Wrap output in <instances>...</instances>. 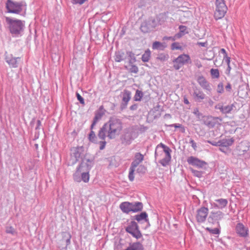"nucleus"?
I'll list each match as a JSON object with an SVG mask.
<instances>
[{"label":"nucleus","mask_w":250,"mask_h":250,"mask_svg":"<svg viewBox=\"0 0 250 250\" xmlns=\"http://www.w3.org/2000/svg\"><path fill=\"white\" fill-rule=\"evenodd\" d=\"M122 129V123L119 119L111 118L108 122L105 123L101 128L98 135L99 139L104 141L101 142L102 145L101 146L100 149H103L106 144L104 141L106 137L105 132H107V136L109 139H112L119 135Z\"/></svg>","instance_id":"obj_1"},{"label":"nucleus","mask_w":250,"mask_h":250,"mask_svg":"<svg viewBox=\"0 0 250 250\" xmlns=\"http://www.w3.org/2000/svg\"><path fill=\"white\" fill-rule=\"evenodd\" d=\"M144 155L140 153L135 154L134 159L129 168L128 178L130 181H133L134 179V172L135 171L139 173L145 172V167L143 165H140L144 160Z\"/></svg>","instance_id":"obj_2"},{"label":"nucleus","mask_w":250,"mask_h":250,"mask_svg":"<svg viewBox=\"0 0 250 250\" xmlns=\"http://www.w3.org/2000/svg\"><path fill=\"white\" fill-rule=\"evenodd\" d=\"M5 21L13 36L18 37L21 34L24 27V21L11 17H6Z\"/></svg>","instance_id":"obj_3"},{"label":"nucleus","mask_w":250,"mask_h":250,"mask_svg":"<svg viewBox=\"0 0 250 250\" xmlns=\"http://www.w3.org/2000/svg\"><path fill=\"white\" fill-rule=\"evenodd\" d=\"M161 146L163 150L159 152H155V157L159 159V162L164 167L167 166L171 161L170 153L171 150L170 148L162 143L158 145L157 147Z\"/></svg>","instance_id":"obj_4"},{"label":"nucleus","mask_w":250,"mask_h":250,"mask_svg":"<svg viewBox=\"0 0 250 250\" xmlns=\"http://www.w3.org/2000/svg\"><path fill=\"white\" fill-rule=\"evenodd\" d=\"M26 4L23 2H17L12 0H7L6 3V8L7 12L10 13L20 14L23 9L26 8Z\"/></svg>","instance_id":"obj_5"},{"label":"nucleus","mask_w":250,"mask_h":250,"mask_svg":"<svg viewBox=\"0 0 250 250\" xmlns=\"http://www.w3.org/2000/svg\"><path fill=\"white\" fill-rule=\"evenodd\" d=\"M227 6L225 3V0H216L215 10L214 14V17L216 20L223 18L227 13Z\"/></svg>","instance_id":"obj_6"},{"label":"nucleus","mask_w":250,"mask_h":250,"mask_svg":"<svg viewBox=\"0 0 250 250\" xmlns=\"http://www.w3.org/2000/svg\"><path fill=\"white\" fill-rule=\"evenodd\" d=\"M173 62V67L176 70H179L184 65L191 62L190 56L186 54H182L174 59Z\"/></svg>","instance_id":"obj_7"},{"label":"nucleus","mask_w":250,"mask_h":250,"mask_svg":"<svg viewBox=\"0 0 250 250\" xmlns=\"http://www.w3.org/2000/svg\"><path fill=\"white\" fill-rule=\"evenodd\" d=\"M125 230L137 239L142 237V234L139 229L137 224L134 221H131L125 228Z\"/></svg>","instance_id":"obj_8"},{"label":"nucleus","mask_w":250,"mask_h":250,"mask_svg":"<svg viewBox=\"0 0 250 250\" xmlns=\"http://www.w3.org/2000/svg\"><path fill=\"white\" fill-rule=\"evenodd\" d=\"M208 213V209L205 207H202L197 210L196 219L198 223H203L206 220Z\"/></svg>","instance_id":"obj_9"},{"label":"nucleus","mask_w":250,"mask_h":250,"mask_svg":"<svg viewBox=\"0 0 250 250\" xmlns=\"http://www.w3.org/2000/svg\"><path fill=\"white\" fill-rule=\"evenodd\" d=\"M79 167L76 173L73 175V178L75 181L77 182H81L83 181L84 183L88 182L89 180L90 175L88 172H83L81 174V178L80 177V172L79 171Z\"/></svg>","instance_id":"obj_10"},{"label":"nucleus","mask_w":250,"mask_h":250,"mask_svg":"<svg viewBox=\"0 0 250 250\" xmlns=\"http://www.w3.org/2000/svg\"><path fill=\"white\" fill-rule=\"evenodd\" d=\"M250 143L247 141L241 142L236 147V151L239 155H244L250 149Z\"/></svg>","instance_id":"obj_11"},{"label":"nucleus","mask_w":250,"mask_h":250,"mask_svg":"<svg viewBox=\"0 0 250 250\" xmlns=\"http://www.w3.org/2000/svg\"><path fill=\"white\" fill-rule=\"evenodd\" d=\"M187 162L189 165L198 168H202L207 164L206 162L200 160L198 158L193 156L189 157L187 159Z\"/></svg>","instance_id":"obj_12"},{"label":"nucleus","mask_w":250,"mask_h":250,"mask_svg":"<svg viewBox=\"0 0 250 250\" xmlns=\"http://www.w3.org/2000/svg\"><path fill=\"white\" fill-rule=\"evenodd\" d=\"M197 82L204 89L208 91H210L211 90L210 84L204 77L201 76L198 77Z\"/></svg>","instance_id":"obj_13"},{"label":"nucleus","mask_w":250,"mask_h":250,"mask_svg":"<svg viewBox=\"0 0 250 250\" xmlns=\"http://www.w3.org/2000/svg\"><path fill=\"white\" fill-rule=\"evenodd\" d=\"M236 230L237 233L241 237H246L248 235V229L245 228L241 223L237 225Z\"/></svg>","instance_id":"obj_14"},{"label":"nucleus","mask_w":250,"mask_h":250,"mask_svg":"<svg viewBox=\"0 0 250 250\" xmlns=\"http://www.w3.org/2000/svg\"><path fill=\"white\" fill-rule=\"evenodd\" d=\"M228 200L226 199H219L215 200V203H214L212 206L214 208L222 209L225 208L228 204Z\"/></svg>","instance_id":"obj_15"},{"label":"nucleus","mask_w":250,"mask_h":250,"mask_svg":"<svg viewBox=\"0 0 250 250\" xmlns=\"http://www.w3.org/2000/svg\"><path fill=\"white\" fill-rule=\"evenodd\" d=\"M193 96L194 99L197 102H201L206 98V95L204 92L199 89H196L194 90Z\"/></svg>","instance_id":"obj_16"},{"label":"nucleus","mask_w":250,"mask_h":250,"mask_svg":"<svg viewBox=\"0 0 250 250\" xmlns=\"http://www.w3.org/2000/svg\"><path fill=\"white\" fill-rule=\"evenodd\" d=\"M234 142L233 138H227L219 141L220 146L223 147H229L231 146Z\"/></svg>","instance_id":"obj_17"},{"label":"nucleus","mask_w":250,"mask_h":250,"mask_svg":"<svg viewBox=\"0 0 250 250\" xmlns=\"http://www.w3.org/2000/svg\"><path fill=\"white\" fill-rule=\"evenodd\" d=\"M131 96V92L128 90H124L123 92L122 101L124 104L126 106L130 101Z\"/></svg>","instance_id":"obj_18"},{"label":"nucleus","mask_w":250,"mask_h":250,"mask_svg":"<svg viewBox=\"0 0 250 250\" xmlns=\"http://www.w3.org/2000/svg\"><path fill=\"white\" fill-rule=\"evenodd\" d=\"M131 203L128 202H125L121 204L120 208L125 213H128L131 211Z\"/></svg>","instance_id":"obj_19"},{"label":"nucleus","mask_w":250,"mask_h":250,"mask_svg":"<svg viewBox=\"0 0 250 250\" xmlns=\"http://www.w3.org/2000/svg\"><path fill=\"white\" fill-rule=\"evenodd\" d=\"M143 244L140 242H134L127 247V250H144Z\"/></svg>","instance_id":"obj_20"},{"label":"nucleus","mask_w":250,"mask_h":250,"mask_svg":"<svg viewBox=\"0 0 250 250\" xmlns=\"http://www.w3.org/2000/svg\"><path fill=\"white\" fill-rule=\"evenodd\" d=\"M19 58H13L7 56L6 57V62L12 67L15 68L18 66L17 59Z\"/></svg>","instance_id":"obj_21"},{"label":"nucleus","mask_w":250,"mask_h":250,"mask_svg":"<svg viewBox=\"0 0 250 250\" xmlns=\"http://www.w3.org/2000/svg\"><path fill=\"white\" fill-rule=\"evenodd\" d=\"M234 107L233 104L228 105L226 106H222L219 107V109L223 114H228L231 112L233 107Z\"/></svg>","instance_id":"obj_22"},{"label":"nucleus","mask_w":250,"mask_h":250,"mask_svg":"<svg viewBox=\"0 0 250 250\" xmlns=\"http://www.w3.org/2000/svg\"><path fill=\"white\" fill-rule=\"evenodd\" d=\"M131 211L135 212L141 211L143 208V204L140 202H137L135 204L131 203Z\"/></svg>","instance_id":"obj_23"},{"label":"nucleus","mask_w":250,"mask_h":250,"mask_svg":"<svg viewBox=\"0 0 250 250\" xmlns=\"http://www.w3.org/2000/svg\"><path fill=\"white\" fill-rule=\"evenodd\" d=\"M157 20H158V22H157V23L154 24V26H156L158 24H161L162 23H164L166 21V20L167 18V13L165 12L161 13L157 16Z\"/></svg>","instance_id":"obj_24"},{"label":"nucleus","mask_w":250,"mask_h":250,"mask_svg":"<svg viewBox=\"0 0 250 250\" xmlns=\"http://www.w3.org/2000/svg\"><path fill=\"white\" fill-rule=\"evenodd\" d=\"M180 15L181 17V20L185 21L191 17L192 16V14L189 10H187L186 11H183L180 14Z\"/></svg>","instance_id":"obj_25"},{"label":"nucleus","mask_w":250,"mask_h":250,"mask_svg":"<svg viewBox=\"0 0 250 250\" xmlns=\"http://www.w3.org/2000/svg\"><path fill=\"white\" fill-rule=\"evenodd\" d=\"M166 46L164 43H163L160 42L156 41L153 43L152 47V49L154 50H155V49L163 50L166 47Z\"/></svg>","instance_id":"obj_26"},{"label":"nucleus","mask_w":250,"mask_h":250,"mask_svg":"<svg viewBox=\"0 0 250 250\" xmlns=\"http://www.w3.org/2000/svg\"><path fill=\"white\" fill-rule=\"evenodd\" d=\"M151 57V51L149 49L146 50L142 56V60L143 62H148Z\"/></svg>","instance_id":"obj_27"},{"label":"nucleus","mask_w":250,"mask_h":250,"mask_svg":"<svg viewBox=\"0 0 250 250\" xmlns=\"http://www.w3.org/2000/svg\"><path fill=\"white\" fill-rule=\"evenodd\" d=\"M179 28L180 32L176 35V37L178 38H180L185 34L188 33V32L187 31V28L186 26L180 25Z\"/></svg>","instance_id":"obj_28"},{"label":"nucleus","mask_w":250,"mask_h":250,"mask_svg":"<svg viewBox=\"0 0 250 250\" xmlns=\"http://www.w3.org/2000/svg\"><path fill=\"white\" fill-rule=\"evenodd\" d=\"M115 250H127L125 243L123 240H120L115 247Z\"/></svg>","instance_id":"obj_29"},{"label":"nucleus","mask_w":250,"mask_h":250,"mask_svg":"<svg viewBox=\"0 0 250 250\" xmlns=\"http://www.w3.org/2000/svg\"><path fill=\"white\" fill-rule=\"evenodd\" d=\"M144 96L143 92L137 89L136 91L135 94L134 96V100L135 101H141L142 100V99Z\"/></svg>","instance_id":"obj_30"},{"label":"nucleus","mask_w":250,"mask_h":250,"mask_svg":"<svg viewBox=\"0 0 250 250\" xmlns=\"http://www.w3.org/2000/svg\"><path fill=\"white\" fill-rule=\"evenodd\" d=\"M147 215L146 212H142L139 215H137L135 216V219L138 221H140L142 220H145L146 221H147L148 220L147 219Z\"/></svg>","instance_id":"obj_31"},{"label":"nucleus","mask_w":250,"mask_h":250,"mask_svg":"<svg viewBox=\"0 0 250 250\" xmlns=\"http://www.w3.org/2000/svg\"><path fill=\"white\" fill-rule=\"evenodd\" d=\"M103 114L100 113H96L93 120V123L91 125V129L92 130L94 125H96L98 120H99L102 117Z\"/></svg>","instance_id":"obj_32"},{"label":"nucleus","mask_w":250,"mask_h":250,"mask_svg":"<svg viewBox=\"0 0 250 250\" xmlns=\"http://www.w3.org/2000/svg\"><path fill=\"white\" fill-rule=\"evenodd\" d=\"M210 74L212 78L218 79L219 77V71L218 69L212 68L210 70Z\"/></svg>","instance_id":"obj_33"},{"label":"nucleus","mask_w":250,"mask_h":250,"mask_svg":"<svg viewBox=\"0 0 250 250\" xmlns=\"http://www.w3.org/2000/svg\"><path fill=\"white\" fill-rule=\"evenodd\" d=\"M115 61L117 62H120L124 59V54L123 53H116L115 56Z\"/></svg>","instance_id":"obj_34"},{"label":"nucleus","mask_w":250,"mask_h":250,"mask_svg":"<svg viewBox=\"0 0 250 250\" xmlns=\"http://www.w3.org/2000/svg\"><path fill=\"white\" fill-rule=\"evenodd\" d=\"M171 50H183V47L180 45V43H179L178 42H175L172 43L171 45Z\"/></svg>","instance_id":"obj_35"},{"label":"nucleus","mask_w":250,"mask_h":250,"mask_svg":"<svg viewBox=\"0 0 250 250\" xmlns=\"http://www.w3.org/2000/svg\"><path fill=\"white\" fill-rule=\"evenodd\" d=\"M5 232L7 233L11 234L14 235L17 233L16 229L12 226L7 227L6 228Z\"/></svg>","instance_id":"obj_36"},{"label":"nucleus","mask_w":250,"mask_h":250,"mask_svg":"<svg viewBox=\"0 0 250 250\" xmlns=\"http://www.w3.org/2000/svg\"><path fill=\"white\" fill-rule=\"evenodd\" d=\"M217 119V118L210 116L208 117V122H207V125L209 126H214V124H212L211 122L214 123V121Z\"/></svg>","instance_id":"obj_37"},{"label":"nucleus","mask_w":250,"mask_h":250,"mask_svg":"<svg viewBox=\"0 0 250 250\" xmlns=\"http://www.w3.org/2000/svg\"><path fill=\"white\" fill-rule=\"evenodd\" d=\"M206 229L208 230L209 232L214 234H217L219 233V230L218 229L215 228L214 229H211L209 228H207Z\"/></svg>","instance_id":"obj_38"},{"label":"nucleus","mask_w":250,"mask_h":250,"mask_svg":"<svg viewBox=\"0 0 250 250\" xmlns=\"http://www.w3.org/2000/svg\"><path fill=\"white\" fill-rule=\"evenodd\" d=\"M96 135L95 132L91 130L89 135V139L90 141L94 142L95 141Z\"/></svg>","instance_id":"obj_39"},{"label":"nucleus","mask_w":250,"mask_h":250,"mask_svg":"<svg viewBox=\"0 0 250 250\" xmlns=\"http://www.w3.org/2000/svg\"><path fill=\"white\" fill-rule=\"evenodd\" d=\"M168 55L161 54L158 57L157 59L161 61H164L167 60L168 58Z\"/></svg>","instance_id":"obj_40"},{"label":"nucleus","mask_w":250,"mask_h":250,"mask_svg":"<svg viewBox=\"0 0 250 250\" xmlns=\"http://www.w3.org/2000/svg\"><path fill=\"white\" fill-rule=\"evenodd\" d=\"M217 92L219 93H222L224 91V86L222 83H220L217 85Z\"/></svg>","instance_id":"obj_41"},{"label":"nucleus","mask_w":250,"mask_h":250,"mask_svg":"<svg viewBox=\"0 0 250 250\" xmlns=\"http://www.w3.org/2000/svg\"><path fill=\"white\" fill-rule=\"evenodd\" d=\"M131 73H137L138 72V68L136 65H132L130 69Z\"/></svg>","instance_id":"obj_42"},{"label":"nucleus","mask_w":250,"mask_h":250,"mask_svg":"<svg viewBox=\"0 0 250 250\" xmlns=\"http://www.w3.org/2000/svg\"><path fill=\"white\" fill-rule=\"evenodd\" d=\"M191 171L192 173L194 174V175L197 177H200L202 176V173L200 171L194 170L193 169H191Z\"/></svg>","instance_id":"obj_43"},{"label":"nucleus","mask_w":250,"mask_h":250,"mask_svg":"<svg viewBox=\"0 0 250 250\" xmlns=\"http://www.w3.org/2000/svg\"><path fill=\"white\" fill-rule=\"evenodd\" d=\"M76 96H77V99L78 100L80 101V102L81 103V104H84V100L83 99V97L80 95L79 93H76Z\"/></svg>","instance_id":"obj_44"},{"label":"nucleus","mask_w":250,"mask_h":250,"mask_svg":"<svg viewBox=\"0 0 250 250\" xmlns=\"http://www.w3.org/2000/svg\"><path fill=\"white\" fill-rule=\"evenodd\" d=\"M87 0H72L73 3L76 4H82Z\"/></svg>","instance_id":"obj_45"},{"label":"nucleus","mask_w":250,"mask_h":250,"mask_svg":"<svg viewBox=\"0 0 250 250\" xmlns=\"http://www.w3.org/2000/svg\"><path fill=\"white\" fill-rule=\"evenodd\" d=\"M190 143L191 144V146L193 148V149L195 150L196 147H197V146H196V143L193 140L190 139Z\"/></svg>","instance_id":"obj_46"},{"label":"nucleus","mask_w":250,"mask_h":250,"mask_svg":"<svg viewBox=\"0 0 250 250\" xmlns=\"http://www.w3.org/2000/svg\"><path fill=\"white\" fill-rule=\"evenodd\" d=\"M208 142L209 144H211L213 146H220L219 141L218 142H211V141H208Z\"/></svg>","instance_id":"obj_47"},{"label":"nucleus","mask_w":250,"mask_h":250,"mask_svg":"<svg viewBox=\"0 0 250 250\" xmlns=\"http://www.w3.org/2000/svg\"><path fill=\"white\" fill-rule=\"evenodd\" d=\"M224 58L226 59V61L227 62L228 65H230V57L227 56V57H224Z\"/></svg>","instance_id":"obj_48"},{"label":"nucleus","mask_w":250,"mask_h":250,"mask_svg":"<svg viewBox=\"0 0 250 250\" xmlns=\"http://www.w3.org/2000/svg\"><path fill=\"white\" fill-rule=\"evenodd\" d=\"M197 44L201 46H206L207 45V42H199L197 43Z\"/></svg>","instance_id":"obj_49"},{"label":"nucleus","mask_w":250,"mask_h":250,"mask_svg":"<svg viewBox=\"0 0 250 250\" xmlns=\"http://www.w3.org/2000/svg\"><path fill=\"white\" fill-rule=\"evenodd\" d=\"M221 51L224 54V57H227V56H228L227 55V53L226 52V50L225 49L222 48L221 49Z\"/></svg>","instance_id":"obj_50"},{"label":"nucleus","mask_w":250,"mask_h":250,"mask_svg":"<svg viewBox=\"0 0 250 250\" xmlns=\"http://www.w3.org/2000/svg\"><path fill=\"white\" fill-rule=\"evenodd\" d=\"M226 88L227 90L229 91L231 89V85L230 83H228L227 85L226 86Z\"/></svg>","instance_id":"obj_51"},{"label":"nucleus","mask_w":250,"mask_h":250,"mask_svg":"<svg viewBox=\"0 0 250 250\" xmlns=\"http://www.w3.org/2000/svg\"><path fill=\"white\" fill-rule=\"evenodd\" d=\"M137 106L136 104L132 105L130 106V108L131 110H135L137 108Z\"/></svg>","instance_id":"obj_52"},{"label":"nucleus","mask_w":250,"mask_h":250,"mask_svg":"<svg viewBox=\"0 0 250 250\" xmlns=\"http://www.w3.org/2000/svg\"><path fill=\"white\" fill-rule=\"evenodd\" d=\"M171 126H173L175 128H180L181 126V125H177V124H174L171 125Z\"/></svg>","instance_id":"obj_53"},{"label":"nucleus","mask_w":250,"mask_h":250,"mask_svg":"<svg viewBox=\"0 0 250 250\" xmlns=\"http://www.w3.org/2000/svg\"><path fill=\"white\" fill-rule=\"evenodd\" d=\"M184 102L185 104H189L188 100L186 98H184Z\"/></svg>","instance_id":"obj_54"},{"label":"nucleus","mask_w":250,"mask_h":250,"mask_svg":"<svg viewBox=\"0 0 250 250\" xmlns=\"http://www.w3.org/2000/svg\"><path fill=\"white\" fill-rule=\"evenodd\" d=\"M230 70H231V67H230V65H228V68L227 69V71H228L227 72L228 74H229Z\"/></svg>","instance_id":"obj_55"},{"label":"nucleus","mask_w":250,"mask_h":250,"mask_svg":"<svg viewBox=\"0 0 250 250\" xmlns=\"http://www.w3.org/2000/svg\"><path fill=\"white\" fill-rule=\"evenodd\" d=\"M163 40H174V39H173L171 37H165L163 38Z\"/></svg>","instance_id":"obj_56"},{"label":"nucleus","mask_w":250,"mask_h":250,"mask_svg":"<svg viewBox=\"0 0 250 250\" xmlns=\"http://www.w3.org/2000/svg\"><path fill=\"white\" fill-rule=\"evenodd\" d=\"M216 214H218L220 216H222L223 213L221 211H218L216 213Z\"/></svg>","instance_id":"obj_57"},{"label":"nucleus","mask_w":250,"mask_h":250,"mask_svg":"<svg viewBox=\"0 0 250 250\" xmlns=\"http://www.w3.org/2000/svg\"><path fill=\"white\" fill-rule=\"evenodd\" d=\"M199 111L197 109L194 112V114H196L197 112H198Z\"/></svg>","instance_id":"obj_58"},{"label":"nucleus","mask_w":250,"mask_h":250,"mask_svg":"<svg viewBox=\"0 0 250 250\" xmlns=\"http://www.w3.org/2000/svg\"><path fill=\"white\" fill-rule=\"evenodd\" d=\"M131 55H133V56L134 55L131 52H129V56H131Z\"/></svg>","instance_id":"obj_59"},{"label":"nucleus","mask_w":250,"mask_h":250,"mask_svg":"<svg viewBox=\"0 0 250 250\" xmlns=\"http://www.w3.org/2000/svg\"><path fill=\"white\" fill-rule=\"evenodd\" d=\"M216 62H217V61H216V60H215V61H214V64H216Z\"/></svg>","instance_id":"obj_60"},{"label":"nucleus","mask_w":250,"mask_h":250,"mask_svg":"<svg viewBox=\"0 0 250 250\" xmlns=\"http://www.w3.org/2000/svg\"><path fill=\"white\" fill-rule=\"evenodd\" d=\"M220 150L221 151H223V150H222V148H220Z\"/></svg>","instance_id":"obj_61"},{"label":"nucleus","mask_w":250,"mask_h":250,"mask_svg":"<svg viewBox=\"0 0 250 250\" xmlns=\"http://www.w3.org/2000/svg\"><path fill=\"white\" fill-rule=\"evenodd\" d=\"M69 241H70V238H69V239H68V241H69Z\"/></svg>","instance_id":"obj_62"}]
</instances>
